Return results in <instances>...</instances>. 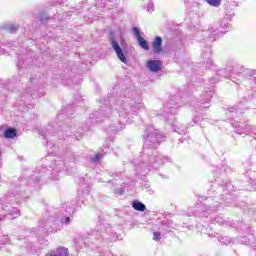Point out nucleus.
Listing matches in <instances>:
<instances>
[{"label": "nucleus", "instance_id": "15", "mask_svg": "<svg viewBox=\"0 0 256 256\" xmlns=\"http://www.w3.org/2000/svg\"><path fill=\"white\" fill-rule=\"evenodd\" d=\"M38 19L42 25H47L49 19H51V18L49 17V15H47L45 13H40L38 16Z\"/></svg>", "mask_w": 256, "mask_h": 256}, {"label": "nucleus", "instance_id": "26", "mask_svg": "<svg viewBox=\"0 0 256 256\" xmlns=\"http://www.w3.org/2000/svg\"><path fill=\"white\" fill-rule=\"evenodd\" d=\"M101 159V154H96L95 156L91 157L92 163H97Z\"/></svg>", "mask_w": 256, "mask_h": 256}, {"label": "nucleus", "instance_id": "25", "mask_svg": "<svg viewBox=\"0 0 256 256\" xmlns=\"http://www.w3.org/2000/svg\"><path fill=\"white\" fill-rule=\"evenodd\" d=\"M209 35H210V41H215V39H217V30L212 31Z\"/></svg>", "mask_w": 256, "mask_h": 256}, {"label": "nucleus", "instance_id": "29", "mask_svg": "<svg viewBox=\"0 0 256 256\" xmlns=\"http://www.w3.org/2000/svg\"><path fill=\"white\" fill-rule=\"evenodd\" d=\"M63 223H65V225H69L71 223V218L70 217H66L62 220Z\"/></svg>", "mask_w": 256, "mask_h": 256}, {"label": "nucleus", "instance_id": "30", "mask_svg": "<svg viewBox=\"0 0 256 256\" xmlns=\"http://www.w3.org/2000/svg\"><path fill=\"white\" fill-rule=\"evenodd\" d=\"M246 75H249V77H253V75H255V71H253V70H247V71H246Z\"/></svg>", "mask_w": 256, "mask_h": 256}, {"label": "nucleus", "instance_id": "18", "mask_svg": "<svg viewBox=\"0 0 256 256\" xmlns=\"http://www.w3.org/2000/svg\"><path fill=\"white\" fill-rule=\"evenodd\" d=\"M216 75L217 77H224L225 79L226 77H229V74H227V71L225 69L218 70Z\"/></svg>", "mask_w": 256, "mask_h": 256}, {"label": "nucleus", "instance_id": "34", "mask_svg": "<svg viewBox=\"0 0 256 256\" xmlns=\"http://www.w3.org/2000/svg\"><path fill=\"white\" fill-rule=\"evenodd\" d=\"M235 111V108H229V113H233Z\"/></svg>", "mask_w": 256, "mask_h": 256}, {"label": "nucleus", "instance_id": "13", "mask_svg": "<svg viewBox=\"0 0 256 256\" xmlns=\"http://www.w3.org/2000/svg\"><path fill=\"white\" fill-rule=\"evenodd\" d=\"M4 137L6 139H13L14 137H17V130L15 128H7L4 131Z\"/></svg>", "mask_w": 256, "mask_h": 256}, {"label": "nucleus", "instance_id": "5", "mask_svg": "<svg viewBox=\"0 0 256 256\" xmlns=\"http://www.w3.org/2000/svg\"><path fill=\"white\" fill-rule=\"evenodd\" d=\"M132 31L137 39L138 45L144 49V51H149V43L141 36V31H139V28L133 27Z\"/></svg>", "mask_w": 256, "mask_h": 256}, {"label": "nucleus", "instance_id": "3", "mask_svg": "<svg viewBox=\"0 0 256 256\" xmlns=\"http://www.w3.org/2000/svg\"><path fill=\"white\" fill-rule=\"evenodd\" d=\"M0 205L3 211H5L7 215H10L12 219H17V217L21 215V213H19V210H17V208H14L13 204H5V200L3 199L0 200Z\"/></svg>", "mask_w": 256, "mask_h": 256}, {"label": "nucleus", "instance_id": "31", "mask_svg": "<svg viewBox=\"0 0 256 256\" xmlns=\"http://www.w3.org/2000/svg\"><path fill=\"white\" fill-rule=\"evenodd\" d=\"M220 79L219 78H212L210 79V83H219Z\"/></svg>", "mask_w": 256, "mask_h": 256}, {"label": "nucleus", "instance_id": "21", "mask_svg": "<svg viewBox=\"0 0 256 256\" xmlns=\"http://www.w3.org/2000/svg\"><path fill=\"white\" fill-rule=\"evenodd\" d=\"M143 107H144L143 104L137 103V104H134V105L132 106V110H133V111H141V109H143Z\"/></svg>", "mask_w": 256, "mask_h": 256}, {"label": "nucleus", "instance_id": "1", "mask_svg": "<svg viewBox=\"0 0 256 256\" xmlns=\"http://www.w3.org/2000/svg\"><path fill=\"white\" fill-rule=\"evenodd\" d=\"M144 139L143 155L146 159L142 162L143 171H145V169L151 171L153 167H155V163L163 165L169 161L168 157L159 155V152L155 150L164 139L163 134L159 133V130L155 129L153 126H148L145 129Z\"/></svg>", "mask_w": 256, "mask_h": 256}, {"label": "nucleus", "instance_id": "2", "mask_svg": "<svg viewBox=\"0 0 256 256\" xmlns=\"http://www.w3.org/2000/svg\"><path fill=\"white\" fill-rule=\"evenodd\" d=\"M179 98L175 97L174 99L170 100L168 103L164 105V111L159 113L158 115L165 117L167 121H173L175 119V115H177V111L179 110Z\"/></svg>", "mask_w": 256, "mask_h": 256}, {"label": "nucleus", "instance_id": "22", "mask_svg": "<svg viewBox=\"0 0 256 256\" xmlns=\"http://www.w3.org/2000/svg\"><path fill=\"white\" fill-rule=\"evenodd\" d=\"M115 195H123L125 193V186H121L119 189L114 190Z\"/></svg>", "mask_w": 256, "mask_h": 256}, {"label": "nucleus", "instance_id": "8", "mask_svg": "<svg viewBox=\"0 0 256 256\" xmlns=\"http://www.w3.org/2000/svg\"><path fill=\"white\" fill-rule=\"evenodd\" d=\"M152 49L156 55H159L163 51V38L161 36L155 37L152 42Z\"/></svg>", "mask_w": 256, "mask_h": 256}, {"label": "nucleus", "instance_id": "37", "mask_svg": "<svg viewBox=\"0 0 256 256\" xmlns=\"http://www.w3.org/2000/svg\"><path fill=\"white\" fill-rule=\"evenodd\" d=\"M253 81H255V84H256V77H255V78H253Z\"/></svg>", "mask_w": 256, "mask_h": 256}, {"label": "nucleus", "instance_id": "14", "mask_svg": "<svg viewBox=\"0 0 256 256\" xmlns=\"http://www.w3.org/2000/svg\"><path fill=\"white\" fill-rule=\"evenodd\" d=\"M132 207H133V209H135V211H141V212H143L147 209L145 204H143L142 202L137 201V200L132 202Z\"/></svg>", "mask_w": 256, "mask_h": 256}, {"label": "nucleus", "instance_id": "6", "mask_svg": "<svg viewBox=\"0 0 256 256\" xmlns=\"http://www.w3.org/2000/svg\"><path fill=\"white\" fill-rule=\"evenodd\" d=\"M238 135H251V133H253L254 135H256V129L255 127L249 125V124H245L243 122H239L238 123V131H237Z\"/></svg>", "mask_w": 256, "mask_h": 256}, {"label": "nucleus", "instance_id": "35", "mask_svg": "<svg viewBox=\"0 0 256 256\" xmlns=\"http://www.w3.org/2000/svg\"><path fill=\"white\" fill-rule=\"evenodd\" d=\"M193 123H194V124H197V118H194V119H193Z\"/></svg>", "mask_w": 256, "mask_h": 256}, {"label": "nucleus", "instance_id": "28", "mask_svg": "<svg viewBox=\"0 0 256 256\" xmlns=\"http://www.w3.org/2000/svg\"><path fill=\"white\" fill-rule=\"evenodd\" d=\"M147 11H148V13H153V11H154L153 2H149V3H148Z\"/></svg>", "mask_w": 256, "mask_h": 256}, {"label": "nucleus", "instance_id": "39", "mask_svg": "<svg viewBox=\"0 0 256 256\" xmlns=\"http://www.w3.org/2000/svg\"><path fill=\"white\" fill-rule=\"evenodd\" d=\"M109 241H112V239H111V238H109Z\"/></svg>", "mask_w": 256, "mask_h": 256}, {"label": "nucleus", "instance_id": "33", "mask_svg": "<svg viewBox=\"0 0 256 256\" xmlns=\"http://www.w3.org/2000/svg\"><path fill=\"white\" fill-rule=\"evenodd\" d=\"M8 89H13V86L11 85V82H8Z\"/></svg>", "mask_w": 256, "mask_h": 256}, {"label": "nucleus", "instance_id": "7", "mask_svg": "<svg viewBox=\"0 0 256 256\" xmlns=\"http://www.w3.org/2000/svg\"><path fill=\"white\" fill-rule=\"evenodd\" d=\"M213 97V92H205L203 94V98L201 99L199 108H197L196 112L199 113V111H203V109H209V101Z\"/></svg>", "mask_w": 256, "mask_h": 256}, {"label": "nucleus", "instance_id": "20", "mask_svg": "<svg viewBox=\"0 0 256 256\" xmlns=\"http://www.w3.org/2000/svg\"><path fill=\"white\" fill-rule=\"evenodd\" d=\"M7 243H9V236H7V235H2V236L0 237V245H5V244H7Z\"/></svg>", "mask_w": 256, "mask_h": 256}, {"label": "nucleus", "instance_id": "9", "mask_svg": "<svg viewBox=\"0 0 256 256\" xmlns=\"http://www.w3.org/2000/svg\"><path fill=\"white\" fill-rule=\"evenodd\" d=\"M162 65L163 63L160 60H149L147 62V67L152 73H159V71H161Z\"/></svg>", "mask_w": 256, "mask_h": 256}, {"label": "nucleus", "instance_id": "40", "mask_svg": "<svg viewBox=\"0 0 256 256\" xmlns=\"http://www.w3.org/2000/svg\"><path fill=\"white\" fill-rule=\"evenodd\" d=\"M146 1H151V0H146Z\"/></svg>", "mask_w": 256, "mask_h": 256}, {"label": "nucleus", "instance_id": "24", "mask_svg": "<svg viewBox=\"0 0 256 256\" xmlns=\"http://www.w3.org/2000/svg\"><path fill=\"white\" fill-rule=\"evenodd\" d=\"M220 243H223L224 245H229V243H231V241L229 239H227V237H221L219 239Z\"/></svg>", "mask_w": 256, "mask_h": 256}, {"label": "nucleus", "instance_id": "38", "mask_svg": "<svg viewBox=\"0 0 256 256\" xmlns=\"http://www.w3.org/2000/svg\"><path fill=\"white\" fill-rule=\"evenodd\" d=\"M1 219H3V218H2L1 215H0V221H1Z\"/></svg>", "mask_w": 256, "mask_h": 256}, {"label": "nucleus", "instance_id": "27", "mask_svg": "<svg viewBox=\"0 0 256 256\" xmlns=\"http://www.w3.org/2000/svg\"><path fill=\"white\" fill-rule=\"evenodd\" d=\"M102 115L103 117H108V115H111V108L107 107L106 110H103Z\"/></svg>", "mask_w": 256, "mask_h": 256}, {"label": "nucleus", "instance_id": "4", "mask_svg": "<svg viewBox=\"0 0 256 256\" xmlns=\"http://www.w3.org/2000/svg\"><path fill=\"white\" fill-rule=\"evenodd\" d=\"M110 45L115 51L118 59H120L122 63H127V56H125V53H123V49H121L119 42L115 41V38H111Z\"/></svg>", "mask_w": 256, "mask_h": 256}, {"label": "nucleus", "instance_id": "11", "mask_svg": "<svg viewBox=\"0 0 256 256\" xmlns=\"http://www.w3.org/2000/svg\"><path fill=\"white\" fill-rule=\"evenodd\" d=\"M173 130L175 131V133H178V135H187V126L181 123L174 124Z\"/></svg>", "mask_w": 256, "mask_h": 256}, {"label": "nucleus", "instance_id": "16", "mask_svg": "<svg viewBox=\"0 0 256 256\" xmlns=\"http://www.w3.org/2000/svg\"><path fill=\"white\" fill-rule=\"evenodd\" d=\"M56 167L54 168L55 171H63L65 169V162L62 160H56L55 161Z\"/></svg>", "mask_w": 256, "mask_h": 256}, {"label": "nucleus", "instance_id": "23", "mask_svg": "<svg viewBox=\"0 0 256 256\" xmlns=\"http://www.w3.org/2000/svg\"><path fill=\"white\" fill-rule=\"evenodd\" d=\"M153 240L154 241H161V232H154L153 233Z\"/></svg>", "mask_w": 256, "mask_h": 256}, {"label": "nucleus", "instance_id": "12", "mask_svg": "<svg viewBox=\"0 0 256 256\" xmlns=\"http://www.w3.org/2000/svg\"><path fill=\"white\" fill-rule=\"evenodd\" d=\"M3 29H5L8 33H16L19 30V25L15 23H9L5 24Z\"/></svg>", "mask_w": 256, "mask_h": 256}, {"label": "nucleus", "instance_id": "19", "mask_svg": "<svg viewBox=\"0 0 256 256\" xmlns=\"http://www.w3.org/2000/svg\"><path fill=\"white\" fill-rule=\"evenodd\" d=\"M63 131H69V127L67 126H60V129L58 130L57 134L59 137H65V135H62Z\"/></svg>", "mask_w": 256, "mask_h": 256}, {"label": "nucleus", "instance_id": "10", "mask_svg": "<svg viewBox=\"0 0 256 256\" xmlns=\"http://www.w3.org/2000/svg\"><path fill=\"white\" fill-rule=\"evenodd\" d=\"M46 256H69V249L61 246L58 247L56 250H52L51 254H47Z\"/></svg>", "mask_w": 256, "mask_h": 256}, {"label": "nucleus", "instance_id": "36", "mask_svg": "<svg viewBox=\"0 0 256 256\" xmlns=\"http://www.w3.org/2000/svg\"><path fill=\"white\" fill-rule=\"evenodd\" d=\"M208 63H210V64H211V63H213V61L209 60V61H208Z\"/></svg>", "mask_w": 256, "mask_h": 256}, {"label": "nucleus", "instance_id": "17", "mask_svg": "<svg viewBox=\"0 0 256 256\" xmlns=\"http://www.w3.org/2000/svg\"><path fill=\"white\" fill-rule=\"evenodd\" d=\"M206 2L212 7H219L221 5V0H206Z\"/></svg>", "mask_w": 256, "mask_h": 256}, {"label": "nucleus", "instance_id": "32", "mask_svg": "<svg viewBox=\"0 0 256 256\" xmlns=\"http://www.w3.org/2000/svg\"><path fill=\"white\" fill-rule=\"evenodd\" d=\"M106 233H110L111 235H113V229L111 227L107 228Z\"/></svg>", "mask_w": 256, "mask_h": 256}]
</instances>
